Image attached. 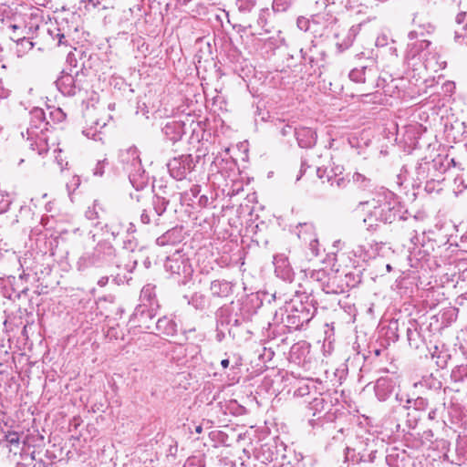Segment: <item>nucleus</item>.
Returning a JSON list of instances; mask_svg holds the SVG:
<instances>
[{"label":"nucleus","mask_w":467,"mask_h":467,"mask_svg":"<svg viewBox=\"0 0 467 467\" xmlns=\"http://www.w3.org/2000/svg\"><path fill=\"white\" fill-rule=\"evenodd\" d=\"M359 205L368 207V214L364 218V223L368 229L377 226L379 223H392L399 220L402 222L400 237L403 240H409L416 244L415 240L419 239L414 228L417 221L414 218L408 219L405 217L407 211L403 210V206L392 192L381 190L376 192L371 200L361 202Z\"/></svg>","instance_id":"nucleus-1"},{"label":"nucleus","mask_w":467,"mask_h":467,"mask_svg":"<svg viewBox=\"0 0 467 467\" xmlns=\"http://www.w3.org/2000/svg\"><path fill=\"white\" fill-rule=\"evenodd\" d=\"M317 301L313 294L296 295L275 311L274 323L282 324L289 331L299 330L315 317Z\"/></svg>","instance_id":"nucleus-2"},{"label":"nucleus","mask_w":467,"mask_h":467,"mask_svg":"<svg viewBox=\"0 0 467 467\" xmlns=\"http://www.w3.org/2000/svg\"><path fill=\"white\" fill-rule=\"evenodd\" d=\"M29 114V125L26 128V134L22 131L21 135L22 137L26 135L28 147L32 150L36 151L38 155H43L48 150L47 132L52 126L47 120L46 113L43 109L34 108Z\"/></svg>","instance_id":"nucleus-3"},{"label":"nucleus","mask_w":467,"mask_h":467,"mask_svg":"<svg viewBox=\"0 0 467 467\" xmlns=\"http://www.w3.org/2000/svg\"><path fill=\"white\" fill-rule=\"evenodd\" d=\"M119 161L136 192L142 191L148 187L149 175L141 165L139 150L136 147H130L122 150L119 154Z\"/></svg>","instance_id":"nucleus-4"},{"label":"nucleus","mask_w":467,"mask_h":467,"mask_svg":"<svg viewBox=\"0 0 467 467\" xmlns=\"http://www.w3.org/2000/svg\"><path fill=\"white\" fill-rule=\"evenodd\" d=\"M452 162L453 159H448L447 156L441 154L432 160L421 159L415 168L413 187L420 189L422 187V182L443 177Z\"/></svg>","instance_id":"nucleus-5"},{"label":"nucleus","mask_w":467,"mask_h":467,"mask_svg":"<svg viewBox=\"0 0 467 467\" xmlns=\"http://www.w3.org/2000/svg\"><path fill=\"white\" fill-rule=\"evenodd\" d=\"M97 268L106 269L108 272L116 268L123 267L127 271H131L137 265V261L125 263L121 257L122 254H117L114 246L107 241L99 242L94 249L91 251Z\"/></svg>","instance_id":"nucleus-6"},{"label":"nucleus","mask_w":467,"mask_h":467,"mask_svg":"<svg viewBox=\"0 0 467 467\" xmlns=\"http://www.w3.org/2000/svg\"><path fill=\"white\" fill-rule=\"evenodd\" d=\"M333 403L329 395L319 394L308 401L307 409L312 412L313 418L309 419L308 423L313 428L323 425V420L326 418L331 420L330 410Z\"/></svg>","instance_id":"nucleus-7"},{"label":"nucleus","mask_w":467,"mask_h":467,"mask_svg":"<svg viewBox=\"0 0 467 467\" xmlns=\"http://www.w3.org/2000/svg\"><path fill=\"white\" fill-rule=\"evenodd\" d=\"M86 82L84 73L77 71L75 75L62 73L57 79L56 86L62 95L74 97L86 90Z\"/></svg>","instance_id":"nucleus-8"},{"label":"nucleus","mask_w":467,"mask_h":467,"mask_svg":"<svg viewBox=\"0 0 467 467\" xmlns=\"http://www.w3.org/2000/svg\"><path fill=\"white\" fill-rule=\"evenodd\" d=\"M29 277V274L23 273L16 280L15 276H8L6 279H0L1 293L4 297L10 300L20 298L22 295H26L28 286L24 284V280Z\"/></svg>","instance_id":"nucleus-9"},{"label":"nucleus","mask_w":467,"mask_h":467,"mask_svg":"<svg viewBox=\"0 0 467 467\" xmlns=\"http://www.w3.org/2000/svg\"><path fill=\"white\" fill-rule=\"evenodd\" d=\"M196 162L197 161H194L191 154H182L170 160L167 168L173 179L182 181L187 178V175L194 169Z\"/></svg>","instance_id":"nucleus-10"},{"label":"nucleus","mask_w":467,"mask_h":467,"mask_svg":"<svg viewBox=\"0 0 467 467\" xmlns=\"http://www.w3.org/2000/svg\"><path fill=\"white\" fill-rule=\"evenodd\" d=\"M160 306H148L144 304H140L136 306L131 317L130 322L142 330L148 331L152 327V319L155 317Z\"/></svg>","instance_id":"nucleus-11"},{"label":"nucleus","mask_w":467,"mask_h":467,"mask_svg":"<svg viewBox=\"0 0 467 467\" xmlns=\"http://www.w3.org/2000/svg\"><path fill=\"white\" fill-rule=\"evenodd\" d=\"M266 296L267 294L265 293H252L247 295L242 300L238 301V304L235 306L240 312V315L249 321L252 317L257 313V310L262 306L263 301Z\"/></svg>","instance_id":"nucleus-12"},{"label":"nucleus","mask_w":467,"mask_h":467,"mask_svg":"<svg viewBox=\"0 0 467 467\" xmlns=\"http://www.w3.org/2000/svg\"><path fill=\"white\" fill-rule=\"evenodd\" d=\"M377 449L374 441L370 442H360L358 447L354 449H347L346 459L353 462H373L376 458Z\"/></svg>","instance_id":"nucleus-13"},{"label":"nucleus","mask_w":467,"mask_h":467,"mask_svg":"<svg viewBox=\"0 0 467 467\" xmlns=\"http://www.w3.org/2000/svg\"><path fill=\"white\" fill-rule=\"evenodd\" d=\"M431 45V41L420 38L414 39L412 42L409 43L405 57L409 66L414 67L418 65V61L421 63L427 56L428 51H430Z\"/></svg>","instance_id":"nucleus-14"},{"label":"nucleus","mask_w":467,"mask_h":467,"mask_svg":"<svg viewBox=\"0 0 467 467\" xmlns=\"http://www.w3.org/2000/svg\"><path fill=\"white\" fill-rule=\"evenodd\" d=\"M164 267L165 270L170 272L172 275H176L186 278L192 274V267L188 258L180 252H176L172 255L168 256Z\"/></svg>","instance_id":"nucleus-15"},{"label":"nucleus","mask_w":467,"mask_h":467,"mask_svg":"<svg viewBox=\"0 0 467 467\" xmlns=\"http://www.w3.org/2000/svg\"><path fill=\"white\" fill-rule=\"evenodd\" d=\"M273 263L275 265V273L278 278L288 283L294 280V270L290 265L288 258L285 254L275 255Z\"/></svg>","instance_id":"nucleus-16"},{"label":"nucleus","mask_w":467,"mask_h":467,"mask_svg":"<svg viewBox=\"0 0 467 467\" xmlns=\"http://www.w3.org/2000/svg\"><path fill=\"white\" fill-rule=\"evenodd\" d=\"M431 234L422 233L421 237L417 234L418 240H415L416 244H413L411 241L410 244H412V247H409V249H419V254H421V259H423L425 256L431 255V253L435 251V247H440V244H438V241L436 239H433L430 236Z\"/></svg>","instance_id":"nucleus-17"},{"label":"nucleus","mask_w":467,"mask_h":467,"mask_svg":"<svg viewBox=\"0 0 467 467\" xmlns=\"http://www.w3.org/2000/svg\"><path fill=\"white\" fill-rule=\"evenodd\" d=\"M396 387V381L392 378H379L374 387L375 395L379 401L387 400L393 393Z\"/></svg>","instance_id":"nucleus-18"},{"label":"nucleus","mask_w":467,"mask_h":467,"mask_svg":"<svg viewBox=\"0 0 467 467\" xmlns=\"http://www.w3.org/2000/svg\"><path fill=\"white\" fill-rule=\"evenodd\" d=\"M163 135L172 142L182 139L185 133V124L183 121L170 119L162 127Z\"/></svg>","instance_id":"nucleus-19"},{"label":"nucleus","mask_w":467,"mask_h":467,"mask_svg":"<svg viewBox=\"0 0 467 467\" xmlns=\"http://www.w3.org/2000/svg\"><path fill=\"white\" fill-rule=\"evenodd\" d=\"M295 137L296 138L298 146L304 149H310L317 143V132L307 127L299 128L295 130Z\"/></svg>","instance_id":"nucleus-20"},{"label":"nucleus","mask_w":467,"mask_h":467,"mask_svg":"<svg viewBox=\"0 0 467 467\" xmlns=\"http://www.w3.org/2000/svg\"><path fill=\"white\" fill-rule=\"evenodd\" d=\"M413 25L415 28L409 32L408 37L410 41L431 35L434 32L435 26L430 22H423L421 19L414 16Z\"/></svg>","instance_id":"nucleus-21"},{"label":"nucleus","mask_w":467,"mask_h":467,"mask_svg":"<svg viewBox=\"0 0 467 467\" xmlns=\"http://www.w3.org/2000/svg\"><path fill=\"white\" fill-rule=\"evenodd\" d=\"M235 284L224 279H217L211 282L210 290L213 296L228 297L234 293Z\"/></svg>","instance_id":"nucleus-22"},{"label":"nucleus","mask_w":467,"mask_h":467,"mask_svg":"<svg viewBox=\"0 0 467 467\" xmlns=\"http://www.w3.org/2000/svg\"><path fill=\"white\" fill-rule=\"evenodd\" d=\"M156 330L165 337H175L178 334V325L171 317L163 316L155 323Z\"/></svg>","instance_id":"nucleus-23"},{"label":"nucleus","mask_w":467,"mask_h":467,"mask_svg":"<svg viewBox=\"0 0 467 467\" xmlns=\"http://www.w3.org/2000/svg\"><path fill=\"white\" fill-rule=\"evenodd\" d=\"M237 308L233 302L221 306L216 312V325L225 328L227 326H232V319L234 317Z\"/></svg>","instance_id":"nucleus-24"},{"label":"nucleus","mask_w":467,"mask_h":467,"mask_svg":"<svg viewBox=\"0 0 467 467\" xmlns=\"http://www.w3.org/2000/svg\"><path fill=\"white\" fill-rule=\"evenodd\" d=\"M383 244L376 241L368 242L357 247L355 254L361 257L364 261L375 258L379 250L382 248Z\"/></svg>","instance_id":"nucleus-25"},{"label":"nucleus","mask_w":467,"mask_h":467,"mask_svg":"<svg viewBox=\"0 0 467 467\" xmlns=\"http://www.w3.org/2000/svg\"><path fill=\"white\" fill-rule=\"evenodd\" d=\"M182 335L189 345L193 347V350L198 353L201 350L200 343L205 340V333L201 330H197L195 327L182 328Z\"/></svg>","instance_id":"nucleus-26"},{"label":"nucleus","mask_w":467,"mask_h":467,"mask_svg":"<svg viewBox=\"0 0 467 467\" xmlns=\"http://www.w3.org/2000/svg\"><path fill=\"white\" fill-rule=\"evenodd\" d=\"M441 58V56L436 51L430 50L425 58L421 61V64L425 69L437 72L446 67V61Z\"/></svg>","instance_id":"nucleus-27"},{"label":"nucleus","mask_w":467,"mask_h":467,"mask_svg":"<svg viewBox=\"0 0 467 467\" xmlns=\"http://www.w3.org/2000/svg\"><path fill=\"white\" fill-rule=\"evenodd\" d=\"M182 230L179 228H171L165 232L162 235L156 239L159 246L173 245L181 242Z\"/></svg>","instance_id":"nucleus-28"},{"label":"nucleus","mask_w":467,"mask_h":467,"mask_svg":"<svg viewBox=\"0 0 467 467\" xmlns=\"http://www.w3.org/2000/svg\"><path fill=\"white\" fill-rule=\"evenodd\" d=\"M155 289V285L151 284L145 285L140 291V304H144L145 306H155V305L160 306L156 297Z\"/></svg>","instance_id":"nucleus-29"},{"label":"nucleus","mask_w":467,"mask_h":467,"mask_svg":"<svg viewBox=\"0 0 467 467\" xmlns=\"http://www.w3.org/2000/svg\"><path fill=\"white\" fill-rule=\"evenodd\" d=\"M450 378L457 387H467V364L455 366L451 369Z\"/></svg>","instance_id":"nucleus-30"},{"label":"nucleus","mask_w":467,"mask_h":467,"mask_svg":"<svg viewBox=\"0 0 467 467\" xmlns=\"http://www.w3.org/2000/svg\"><path fill=\"white\" fill-rule=\"evenodd\" d=\"M342 276L334 275L329 276L327 283L324 285L322 291L326 294H342L345 289L342 285Z\"/></svg>","instance_id":"nucleus-31"},{"label":"nucleus","mask_w":467,"mask_h":467,"mask_svg":"<svg viewBox=\"0 0 467 467\" xmlns=\"http://www.w3.org/2000/svg\"><path fill=\"white\" fill-rule=\"evenodd\" d=\"M407 338L411 348H420L422 338L419 331V324L415 320L410 321L409 327H407Z\"/></svg>","instance_id":"nucleus-32"},{"label":"nucleus","mask_w":467,"mask_h":467,"mask_svg":"<svg viewBox=\"0 0 467 467\" xmlns=\"http://www.w3.org/2000/svg\"><path fill=\"white\" fill-rule=\"evenodd\" d=\"M381 332H384L385 338L380 339V345L387 348L390 342L395 343L399 339L398 335V321L390 322L387 328L383 327Z\"/></svg>","instance_id":"nucleus-33"},{"label":"nucleus","mask_w":467,"mask_h":467,"mask_svg":"<svg viewBox=\"0 0 467 467\" xmlns=\"http://www.w3.org/2000/svg\"><path fill=\"white\" fill-rule=\"evenodd\" d=\"M169 203V200L164 197L155 195L152 198L151 210L153 211V215H156V218L153 220L156 224H159L160 217L166 212Z\"/></svg>","instance_id":"nucleus-34"},{"label":"nucleus","mask_w":467,"mask_h":467,"mask_svg":"<svg viewBox=\"0 0 467 467\" xmlns=\"http://www.w3.org/2000/svg\"><path fill=\"white\" fill-rule=\"evenodd\" d=\"M419 384L430 390L437 391L442 388V382L438 374H428L421 378Z\"/></svg>","instance_id":"nucleus-35"},{"label":"nucleus","mask_w":467,"mask_h":467,"mask_svg":"<svg viewBox=\"0 0 467 467\" xmlns=\"http://www.w3.org/2000/svg\"><path fill=\"white\" fill-rule=\"evenodd\" d=\"M76 267L79 272H86L91 268H97L92 252L84 253L77 261Z\"/></svg>","instance_id":"nucleus-36"},{"label":"nucleus","mask_w":467,"mask_h":467,"mask_svg":"<svg viewBox=\"0 0 467 467\" xmlns=\"http://www.w3.org/2000/svg\"><path fill=\"white\" fill-rule=\"evenodd\" d=\"M245 322H248V320L246 318H244L243 316L240 315V312L237 310L236 313L234 314V317L232 319V326H227L226 327L228 334L234 339L239 337V328Z\"/></svg>","instance_id":"nucleus-37"},{"label":"nucleus","mask_w":467,"mask_h":467,"mask_svg":"<svg viewBox=\"0 0 467 467\" xmlns=\"http://www.w3.org/2000/svg\"><path fill=\"white\" fill-rule=\"evenodd\" d=\"M297 236L307 243L308 240L317 236L315 226L310 223H299L297 226Z\"/></svg>","instance_id":"nucleus-38"},{"label":"nucleus","mask_w":467,"mask_h":467,"mask_svg":"<svg viewBox=\"0 0 467 467\" xmlns=\"http://www.w3.org/2000/svg\"><path fill=\"white\" fill-rule=\"evenodd\" d=\"M48 32L53 39H57L58 46L70 45L71 35L68 31H65L60 27H54V29H48Z\"/></svg>","instance_id":"nucleus-39"},{"label":"nucleus","mask_w":467,"mask_h":467,"mask_svg":"<svg viewBox=\"0 0 467 467\" xmlns=\"http://www.w3.org/2000/svg\"><path fill=\"white\" fill-rule=\"evenodd\" d=\"M305 273L311 281L318 283L321 289L324 287V285L327 283L328 277L330 276L324 269L306 270Z\"/></svg>","instance_id":"nucleus-40"},{"label":"nucleus","mask_w":467,"mask_h":467,"mask_svg":"<svg viewBox=\"0 0 467 467\" xmlns=\"http://www.w3.org/2000/svg\"><path fill=\"white\" fill-rule=\"evenodd\" d=\"M362 24H358L352 26L347 34H348V42H337V49L342 52L346 49H348L349 47L352 46L357 35L359 33L361 29Z\"/></svg>","instance_id":"nucleus-41"},{"label":"nucleus","mask_w":467,"mask_h":467,"mask_svg":"<svg viewBox=\"0 0 467 467\" xmlns=\"http://www.w3.org/2000/svg\"><path fill=\"white\" fill-rule=\"evenodd\" d=\"M444 181L445 176L431 179L429 181L422 182V187L428 193L440 192L442 190V183Z\"/></svg>","instance_id":"nucleus-42"},{"label":"nucleus","mask_w":467,"mask_h":467,"mask_svg":"<svg viewBox=\"0 0 467 467\" xmlns=\"http://www.w3.org/2000/svg\"><path fill=\"white\" fill-rule=\"evenodd\" d=\"M201 192L200 185H192L190 191L181 193V202L187 205H193L195 199L198 198Z\"/></svg>","instance_id":"nucleus-43"},{"label":"nucleus","mask_w":467,"mask_h":467,"mask_svg":"<svg viewBox=\"0 0 467 467\" xmlns=\"http://www.w3.org/2000/svg\"><path fill=\"white\" fill-rule=\"evenodd\" d=\"M342 285L347 291L348 288L357 286L361 282V275L358 273L348 272L342 277Z\"/></svg>","instance_id":"nucleus-44"},{"label":"nucleus","mask_w":467,"mask_h":467,"mask_svg":"<svg viewBox=\"0 0 467 467\" xmlns=\"http://www.w3.org/2000/svg\"><path fill=\"white\" fill-rule=\"evenodd\" d=\"M432 358L435 359V363L439 368H444L451 359V355L447 349H439L436 347L435 351L432 353Z\"/></svg>","instance_id":"nucleus-45"},{"label":"nucleus","mask_w":467,"mask_h":467,"mask_svg":"<svg viewBox=\"0 0 467 467\" xmlns=\"http://www.w3.org/2000/svg\"><path fill=\"white\" fill-rule=\"evenodd\" d=\"M105 126V122L101 123L99 120H96L94 122V126H91L90 128L83 130V134L86 137L90 138L94 140H101L102 138L100 130L103 129Z\"/></svg>","instance_id":"nucleus-46"},{"label":"nucleus","mask_w":467,"mask_h":467,"mask_svg":"<svg viewBox=\"0 0 467 467\" xmlns=\"http://www.w3.org/2000/svg\"><path fill=\"white\" fill-rule=\"evenodd\" d=\"M16 42V53L18 57L24 56L34 47V43L27 37H19Z\"/></svg>","instance_id":"nucleus-47"},{"label":"nucleus","mask_w":467,"mask_h":467,"mask_svg":"<svg viewBox=\"0 0 467 467\" xmlns=\"http://www.w3.org/2000/svg\"><path fill=\"white\" fill-rule=\"evenodd\" d=\"M352 182L359 189L367 190L371 187V180L360 172H354L352 174Z\"/></svg>","instance_id":"nucleus-48"},{"label":"nucleus","mask_w":467,"mask_h":467,"mask_svg":"<svg viewBox=\"0 0 467 467\" xmlns=\"http://www.w3.org/2000/svg\"><path fill=\"white\" fill-rule=\"evenodd\" d=\"M185 348L182 345L172 346L171 350L168 352V357L171 360L180 362L185 358Z\"/></svg>","instance_id":"nucleus-49"},{"label":"nucleus","mask_w":467,"mask_h":467,"mask_svg":"<svg viewBox=\"0 0 467 467\" xmlns=\"http://www.w3.org/2000/svg\"><path fill=\"white\" fill-rule=\"evenodd\" d=\"M322 17L320 16H313V18L310 20L309 18H306L305 16H299L296 20V25H297V27L302 30V31H308L310 29V26L311 24H319L320 23V19Z\"/></svg>","instance_id":"nucleus-50"},{"label":"nucleus","mask_w":467,"mask_h":467,"mask_svg":"<svg viewBox=\"0 0 467 467\" xmlns=\"http://www.w3.org/2000/svg\"><path fill=\"white\" fill-rule=\"evenodd\" d=\"M315 46H311L307 49L301 48L300 53L302 59L305 64H308L311 67H315L317 65V60L315 57Z\"/></svg>","instance_id":"nucleus-51"},{"label":"nucleus","mask_w":467,"mask_h":467,"mask_svg":"<svg viewBox=\"0 0 467 467\" xmlns=\"http://www.w3.org/2000/svg\"><path fill=\"white\" fill-rule=\"evenodd\" d=\"M368 66H362L360 68H353L349 72V78L357 83H363L365 82V71L367 69Z\"/></svg>","instance_id":"nucleus-52"},{"label":"nucleus","mask_w":467,"mask_h":467,"mask_svg":"<svg viewBox=\"0 0 467 467\" xmlns=\"http://www.w3.org/2000/svg\"><path fill=\"white\" fill-rule=\"evenodd\" d=\"M276 129L279 130V133L282 137H286L293 134L295 136V130L298 129L293 128L290 124H285L284 120L278 119L275 123Z\"/></svg>","instance_id":"nucleus-53"},{"label":"nucleus","mask_w":467,"mask_h":467,"mask_svg":"<svg viewBox=\"0 0 467 467\" xmlns=\"http://www.w3.org/2000/svg\"><path fill=\"white\" fill-rule=\"evenodd\" d=\"M138 247V242L134 236H126L123 240V253H132Z\"/></svg>","instance_id":"nucleus-54"},{"label":"nucleus","mask_w":467,"mask_h":467,"mask_svg":"<svg viewBox=\"0 0 467 467\" xmlns=\"http://www.w3.org/2000/svg\"><path fill=\"white\" fill-rule=\"evenodd\" d=\"M294 2L295 0H273V10L275 12H285Z\"/></svg>","instance_id":"nucleus-55"},{"label":"nucleus","mask_w":467,"mask_h":467,"mask_svg":"<svg viewBox=\"0 0 467 467\" xmlns=\"http://www.w3.org/2000/svg\"><path fill=\"white\" fill-rule=\"evenodd\" d=\"M269 15H270V13H269L268 9H265V10L263 9V10H261V12L258 16V19H257L258 25L262 27V29L265 33L271 32V28L268 26V23H267V17Z\"/></svg>","instance_id":"nucleus-56"},{"label":"nucleus","mask_w":467,"mask_h":467,"mask_svg":"<svg viewBox=\"0 0 467 467\" xmlns=\"http://www.w3.org/2000/svg\"><path fill=\"white\" fill-rule=\"evenodd\" d=\"M213 165L218 168V171L222 172L223 171V164L225 163L227 168L229 170H234L236 166V163L234 160H223V159H215V161L213 162Z\"/></svg>","instance_id":"nucleus-57"},{"label":"nucleus","mask_w":467,"mask_h":467,"mask_svg":"<svg viewBox=\"0 0 467 467\" xmlns=\"http://www.w3.org/2000/svg\"><path fill=\"white\" fill-rule=\"evenodd\" d=\"M106 227L108 228V232H109L110 234L116 238L120 234L124 225L121 223L111 222L109 224H107Z\"/></svg>","instance_id":"nucleus-58"},{"label":"nucleus","mask_w":467,"mask_h":467,"mask_svg":"<svg viewBox=\"0 0 467 467\" xmlns=\"http://www.w3.org/2000/svg\"><path fill=\"white\" fill-rule=\"evenodd\" d=\"M80 185V178L77 175L73 176L69 182H67V189L68 191V193L71 194L74 192L78 186Z\"/></svg>","instance_id":"nucleus-59"},{"label":"nucleus","mask_w":467,"mask_h":467,"mask_svg":"<svg viewBox=\"0 0 467 467\" xmlns=\"http://www.w3.org/2000/svg\"><path fill=\"white\" fill-rule=\"evenodd\" d=\"M11 204L8 194L0 193V214L5 213Z\"/></svg>","instance_id":"nucleus-60"},{"label":"nucleus","mask_w":467,"mask_h":467,"mask_svg":"<svg viewBox=\"0 0 467 467\" xmlns=\"http://www.w3.org/2000/svg\"><path fill=\"white\" fill-rule=\"evenodd\" d=\"M307 243L312 255L315 257L319 256V243L317 236L308 240Z\"/></svg>","instance_id":"nucleus-61"},{"label":"nucleus","mask_w":467,"mask_h":467,"mask_svg":"<svg viewBox=\"0 0 467 467\" xmlns=\"http://www.w3.org/2000/svg\"><path fill=\"white\" fill-rule=\"evenodd\" d=\"M156 218V215H153V211L151 209H144L140 214V221L144 224L150 223Z\"/></svg>","instance_id":"nucleus-62"},{"label":"nucleus","mask_w":467,"mask_h":467,"mask_svg":"<svg viewBox=\"0 0 467 467\" xmlns=\"http://www.w3.org/2000/svg\"><path fill=\"white\" fill-rule=\"evenodd\" d=\"M191 303L195 308L202 309L205 305L204 296L202 295L195 294L194 296H192Z\"/></svg>","instance_id":"nucleus-63"},{"label":"nucleus","mask_w":467,"mask_h":467,"mask_svg":"<svg viewBox=\"0 0 467 467\" xmlns=\"http://www.w3.org/2000/svg\"><path fill=\"white\" fill-rule=\"evenodd\" d=\"M413 407L418 410H424L428 408V400L422 397H419L413 400Z\"/></svg>","instance_id":"nucleus-64"}]
</instances>
